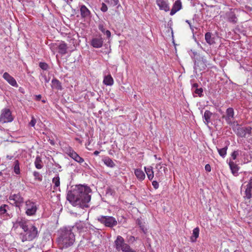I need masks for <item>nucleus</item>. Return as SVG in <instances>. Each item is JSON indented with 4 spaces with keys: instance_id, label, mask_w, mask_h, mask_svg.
I'll return each mask as SVG.
<instances>
[{
    "instance_id": "f257e3e1",
    "label": "nucleus",
    "mask_w": 252,
    "mask_h": 252,
    "mask_svg": "<svg viewBox=\"0 0 252 252\" xmlns=\"http://www.w3.org/2000/svg\"><path fill=\"white\" fill-rule=\"evenodd\" d=\"M92 191L90 188L87 186L79 185L69 190L67 194V200L74 206H78L85 209L90 207Z\"/></svg>"
},
{
    "instance_id": "f03ea898",
    "label": "nucleus",
    "mask_w": 252,
    "mask_h": 252,
    "mask_svg": "<svg viewBox=\"0 0 252 252\" xmlns=\"http://www.w3.org/2000/svg\"><path fill=\"white\" fill-rule=\"evenodd\" d=\"M75 240V235L71 226L63 227L58 231L57 242L60 249H65L71 247Z\"/></svg>"
},
{
    "instance_id": "7ed1b4c3",
    "label": "nucleus",
    "mask_w": 252,
    "mask_h": 252,
    "mask_svg": "<svg viewBox=\"0 0 252 252\" xmlns=\"http://www.w3.org/2000/svg\"><path fill=\"white\" fill-rule=\"evenodd\" d=\"M18 223L24 230V232L20 234L22 242L31 241L38 237V232L37 227L29 220L21 219Z\"/></svg>"
},
{
    "instance_id": "20e7f679",
    "label": "nucleus",
    "mask_w": 252,
    "mask_h": 252,
    "mask_svg": "<svg viewBox=\"0 0 252 252\" xmlns=\"http://www.w3.org/2000/svg\"><path fill=\"white\" fill-rule=\"evenodd\" d=\"M193 58H194V70L196 71L197 70L199 71H203L206 69L207 67V61L204 56L194 52Z\"/></svg>"
},
{
    "instance_id": "39448f33",
    "label": "nucleus",
    "mask_w": 252,
    "mask_h": 252,
    "mask_svg": "<svg viewBox=\"0 0 252 252\" xmlns=\"http://www.w3.org/2000/svg\"><path fill=\"white\" fill-rule=\"evenodd\" d=\"M114 247L116 250L123 252H136L130 248V246L126 243L124 238L121 236H118L114 241Z\"/></svg>"
},
{
    "instance_id": "423d86ee",
    "label": "nucleus",
    "mask_w": 252,
    "mask_h": 252,
    "mask_svg": "<svg viewBox=\"0 0 252 252\" xmlns=\"http://www.w3.org/2000/svg\"><path fill=\"white\" fill-rule=\"evenodd\" d=\"M96 220L105 227L110 228H112L118 224L117 220L112 216L101 215L97 217Z\"/></svg>"
},
{
    "instance_id": "0eeeda50",
    "label": "nucleus",
    "mask_w": 252,
    "mask_h": 252,
    "mask_svg": "<svg viewBox=\"0 0 252 252\" xmlns=\"http://www.w3.org/2000/svg\"><path fill=\"white\" fill-rule=\"evenodd\" d=\"M26 214L28 216H33L35 215L37 210V205L35 202L31 200H28L25 202Z\"/></svg>"
},
{
    "instance_id": "6e6552de",
    "label": "nucleus",
    "mask_w": 252,
    "mask_h": 252,
    "mask_svg": "<svg viewBox=\"0 0 252 252\" xmlns=\"http://www.w3.org/2000/svg\"><path fill=\"white\" fill-rule=\"evenodd\" d=\"M13 120L11 112L8 108H4L1 110L0 116V123H10Z\"/></svg>"
},
{
    "instance_id": "1a4fd4ad",
    "label": "nucleus",
    "mask_w": 252,
    "mask_h": 252,
    "mask_svg": "<svg viewBox=\"0 0 252 252\" xmlns=\"http://www.w3.org/2000/svg\"><path fill=\"white\" fill-rule=\"evenodd\" d=\"M9 200L12 201L11 204L14 205L16 207L20 208L24 203V198L21 196L20 193L16 194H11L9 196Z\"/></svg>"
},
{
    "instance_id": "9d476101",
    "label": "nucleus",
    "mask_w": 252,
    "mask_h": 252,
    "mask_svg": "<svg viewBox=\"0 0 252 252\" xmlns=\"http://www.w3.org/2000/svg\"><path fill=\"white\" fill-rule=\"evenodd\" d=\"M237 9H230V10L226 13V17L228 22L233 24H235L238 22L236 13L238 12Z\"/></svg>"
},
{
    "instance_id": "9b49d317",
    "label": "nucleus",
    "mask_w": 252,
    "mask_h": 252,
    "mask_svg": "<svg viewBox=\"0 0 252 252\" xmlns=\"http://www.w3.org/2000/svg\"><path fill=\"white\" fill-rule=\"evenodd\" d=\"M251 126H239L236 130V134L240 137H245L247 134H251Z\"/></svg>"
},
{
    "instance_id": "f8f14e48",
    "label": "nucleus",
    "mask_w": 252,
    "mask_h": 252,
    "mask_svg": "<svg viewBox=\"0 0 252 252\" xmlns=\"http://www.w3.org/2000/svg\"><path fill=\"white\" fill-rule=\"evenodd\" d=\"M79 7L81 18L84 19V21L90 19L91 17L90 10L83 4L79 5Z\"/></svg>"
},
{
    "instance_id": "ddd939ff",
    "label": "nucleus",
    "mask_w": 252,
    "mask_h": 252,
    "mask_svg": "<svg viewBox=\"0 0 252 252\" xmlns=\"http://www.w3.org/2000/svg\"><path fill=\"white\" fill-rule=\"evenodd\" d=\"M243 197L246 200H250L252 197V178H250L248 184L246 186Z\"/></svg>"
},
{
    "instance_id": "4468645a",
    "label": "nucleus",
    "mask_w": 252,
    "mask_h": 252,
    "mask_svg": "<svg viewBox=\"0 0 252 252\" xmlns=\"http://www.w3.org/2000/svg\"><path fill=\"white\" fill-rule=\"evenodd\" d=\"M234 112L232 108L229 107L226 109V115H223L222 118H224L227 124H232V121L234 118Z\"/></svg>"
},
{
    "instance_id": "2eb2a0df",
    "label": "nucleus",
    "mask_w": 252,
    "mask_h": 252,
    "mask_svg": "<svg viewBox=\"0 0 252 252\" xmlns=\"http://www.w3.org/2000/svg\"><path fill=\"white\" fill-rule=\"evenodd\" d=\"M55 48L58 49L59 54L64 55L67 53V46L66 43L64 41H61L58 43L54 44Z\"/></svg>"
},
{
    "instance_id": "dca6fc26",
    "label": "nucleus",
    "mask_w": 252,
    "mask_h": 252,
    "mask_svg": "<svg viewBox=\"0 0 252 252\" xmlns=\"http://www.w3.org/2000/svg\"><path fill=\"white\" fill-rule=\"evenodd\" d=\"M103 39L101 36L93 38L90 42V44L94 48H99L103 45Z\"/></svg>"
},
{
    "instance_id": "f3484780",
    "label": "nucleus",
    "mask_w": 252,
    "mask_h": 252,
    "mask_svg": "<svg viewBox=\"0 0 252 252\" xmlns=\"http://www.w3.org/2000/svg\"><path fill=\"white\" fill-rule=\"evenodd\" d=\"M3 78L12 86L17 88L18 85L16 80L8 73L5 72L3 74Z\"/></svg>"
},
{
    "instance_id": "a211bd4d",
    "label": "nucleus",
    "mask_w": 252,
    "mask_h": 252,
    "mask_svg": "<svg viewBox=\"0 0 252 252\" xmlns=\"http://www.w3.org/2000/svg\"><path fill=\"white\" fill-rule=\"evenodd\" d=\"M156 3L160 10H162L166 12L169 10V6L167 0H156Z\"/></svg>"
},
{
    "instance_id": "6ab92c4d",
    "label": "nucleus",
    "mask_w": 252,
    "mask_h": 252,
    "mask_svg": "<svg viewBox=\"0 0 252 252\" xmlns=\"http://www.w3.org/2000/svg\"><path fill=\"white\" fill-rule=\"evenodd\" d=\"M182 2L180 0H177L173 4V7L170 11V14L171 15H174L177 11L182 8Z\"/></svg>"
},
{
    "instance_id": "aec40b11",
    "label": "nucleus",
    "mask_w": 252,
    "mask_h": 252,
    "mask_svg": "<svg viewBox=\"0 0 252 252\" xmlns=\"http://www.w3.org/2000/svg\"><path fill=\"white\" fill-rule=\"evenodd\" d=\"M228 164L233 175L234 176H237L238 175V172L239 169V167L238 165H237L231 159L229 160Z\"/></svg>"
},
{
    "instance_id": "412c9836",
    "label": "nucleus",
    "mask_w": 252,
    "mask_h": 252,
    "mask_svg": "<svg viewBox=\"0 0 252 252\" xmlns=\"http://www.w3.org/2000/svg\"><path fill=\"white\" fill-rule=\"evenodd\" d=\"M98 29L104 34H105L107 38H110L111 36V32L109 30H106L104 28V23L103 22H100L99 23L98 25Z\"/></svg>"
},
{
    "instance_id": "4be33fe9",
    "label": "nucleus",
    "mask_w": 252,
    "mask_h": 252,
    "mask_svg": "<svg viewBox=\"0 0 252 252\" xmlns=\"http://www.w3.org/2000/svg\"><path fill=\"white\" fill-rule=\"evenodd\" d=\"M64 152L65 154H66L69 157L74 160L78 155L77 153L75 152L74 150L70 147L65 148Z\"/></svg>"
},
{
    "instance_id": "5701e85b",
    "label": "nucleus",
    "mask_w": 252,
    "mask_h": 252,
    "mask_svg": "<svg viewBox=\"0 0 252 252\" xmlns=\"http://www.w3.org/2000/svg\"><path fill=\"white\" fill-rule=\"evenodd\" d=\"M9 209V207L8 205L6 204L1 205L0 206V216L10 217V215L7 213V211Z\"/></svg>"
},
{
    "instance_id": "b1692460",
    "label": "nucleus",
    "mask_w": 252,
    "mask_h": 252,
    "mask_svg": "<svg viewBox=\"0 0 252 252\" xmlns=\"http://www.w3.org/2000/svg\"><path fill=\"white\" fill-rule=\"evenodd\" d=\"M136 223L139 226L140 229L144 234L147 233V228L145 222H143L140 219H137Z\"/></svg>"
},
{
    "instance_id": "393cba45",
    "label": "nucleus",
    "mask_w": 252,
    "mask_h": 252,
    "mask_svg": "<svg viewBox=\"0 0 252 252\" xmlns=\"http://www.w3.org/2000/svg\"><path fill=\"white\" fill-rule=\"evenodd\" d=\"M205 39L206 42L209 45H212L215 43L214 37L210 32H207L205 35Z\"/></svg>"
},
{
    "instance_id": "a878e982",
    "label": "nucleus",
    "mask_w": 252,
    "mask_h": 252,
    "mask_svg": "<svg viewBox=\"0 0 252 252\" xmlns=\"http://www.w3.org/2000/svg\"><path fill=\"white\" fill-rule=\"evenodd\" d=\"M52 87L53 89H56L58 90H62L63 88L62 86L61 83L59 80L56 78H54L52 80Z\"/></svg>"
},
{
    "instance_id": "bb28decb",
    "label": "nucleus",
    "mask_w": 252,
    "mask_h": 252,
    "mask_svg": "<svg viewBox=\"0 0 252 252\" xmlns=\"http://www.w3.org/2000/svg\"><path fill=\"white\" fill-rule=\"evenodd\" d=\"M102 161H103L104 163L109 167L113 168L116 165L114 161L109 157H105L102 159Z\"/></svg>"
},
{
    "instance_id": "cd10ccee",
    "label": "nucleus",
    "mask_w": 252,
    "mask_h": 252,
    "mask_svg": "<svg viewBox=\"0 0 252 252\" xmlns=\"http://www.w3.org/2000/svg\"><path fill=\"white\" fill-rule=\"evenodd\" d=\"M199 228L197 227L193 229L192 231V236L190 237V240L192 242H195L196 241L197 238L199 237Z\"/></svg>"
},
{
    "instance_id": "c85d7f7f",
    "label": "nucleus",
    "mask_w": 252,
    "mask_h": 252,
    "mask_svg": "<svg viewBox=\"0 0 252 252\" xmlns=\"http://www.w3.org/2000/svg\"><path fill=\"white\" fill-rule=\"evenodd\" d=\"M134 174L137 179L139 180L142 181L145 178V173L142 170L140 169H135L134 171Z\"/></svg>"
},
{
    "instance_id": "c756f323",
    "label": "nucleus",
    "mask_w": 252,
    "mask_h": 252,
    "mask_svg": "<svg viewBox=\"0 0 252 252\" xmlns=\"http://www.w3.org/2000/svg\"><path fill=\"white\" fill-rule=\"evenodd\" d=\"M85 226V223L83 221H80L79 222H76L75 223V225L73 226H72L71 227H72V229H74V228H76L77 230L79 232H82L84 231Z\"/></svg>"
},
{
    "instance_id": "7c9ffc66",
    "label": "nucleus",
    "mask_w": 252,
    "mask_h": 252,
    "mask_svg": "<svg viewBox=\"0 0 252 252\" xmlns=\"http://www.w3.org/2000/svg\"><path fill=\"white\" fill-rule=\"evenodd\" d=\"M103 83L107 86H112L114 83V80L111 75L104 77Z\"/></svg>"
},
{
    "instance_id": "2f4dec72",
    "label": "nucleus",
    "mask_w": 252,
    "mask_h": 252,
    "mask_svg": "<svg viewBox=\"0 0 252 252\" xmlns=\"http://www.w3.org/2000/svg\"><path fill=\"white\" fill-rule=\"evenodd\" d=\"M145 171L147 174L148 179L150 180H152L154 178V172L152 169V167H145Z\"/></svg>"
},
{
    "instance_id": "473e14b6",
    "label": "nucleus",
    "mask_w": 252,
    "mask_h": 252,
    "mask_svg": "<svg viewBox=\"0 0 252 252\" xmlns=\"http://www.w3.org/2000/svg\"><path fill=\"white\" fill-rule=\"evenodd\" d=\"M213 113L209 110H206L204 112L203 118L205 120V123L208 124L210 122V118L212 117Z\"/></svg>"
},
{
    "instance_id": "72a5a7b5",
    "label": "nucleus",
    "mask_w": 252,
    "mask_h": 252,
    "mask_svg": "<svg viewBox=\"0 0 252 252\" xmlns=\"http://www.w3.org/2000/svg\"><path fill=\"white\" fill-rule=\"evenodd\" d=\"M228 144H227L224 147L219 149L217 148L218 152L220 155V156H221L222 158H224L225 157L226 154H227V150L228 149Z\"/></svg>"
},
{
    "instance_id": "f704fd0d",
    "label": "nucleus",
    "mask_w": 252,
    "mask_h": 252,
    "mask_svg": "<svg viewBox=\"0 0 252 252\" xmlns=\"http://www.w3.org/2000/svg\"><path fill=\"white\" fill-rule=\"evenodd\" d=\"M13 170L16 175L20 174V163L18 160H15L14 162Z\"/></svg>"
},
{
    "instance_id": "c9c22d12",
    "label": "nucleus",
    "mask_w": 252,
    "mask_h": 252,
    "mask_svg": "<svg viewBox=\"0 0 252 252\" xmlns=\"http://www.w3.org/2000/svg\"><path fill=\"white\" fill-rule=\"evenodd\" d=\"M34 165L35 167L38 169H41L43 167L41 158L39 156H37L36 157L34 161Z\"/></svg>"
},
{
    "instance_id": "e433bc0d",
    "label": "nucleus",
    "mask_w": 252,
    "mask_h": 252,
    "mask_svg": "<svg viewBox=\"0 0 252 252\" xmlns=\"http://www.w3.org/2000/svg\"><path fill=\"white\" fill-rule=\"evenodd\" d=\"M52 182L55 185V187H58L60 185V177L59 175L53 178Z\"/></svg>"
},
{
    "instance_id": "4c0bfd02",
    "label": "nucleus",
    "mask_w": 252,
    "mask_h": 252,
    "mask_svg": "<svg viewBox=\"0 0 252 252\" xmlns=\"http://www.w3.org/2000/svg\"><path fill=\"white\" fill-rule=\"evenodd\" d=\"M104 1L111 6H115L119 3V0H104Z\"/></svg>"
},
{
    "instance_id": "58836bf2",
    "label": "nucleus",
    "mask_w": 252,
    "mask_h": 252,
    "mask_svg": "<svg viewBox=\"0 0 252 252\" xmlns=\"http://www.w3.org/2000/svg\"><path fill=\"white\" fill-rule=\"evenodd\" d=\"M241 153V151L236 150L233 152L231 154V158L232 160H235L237 157L239 155V154Z\"/></svg>"
},
{
    "instance_id": "ea45409f",
    "label": "nucleus",
    "mask_w": 252,
    "mask_h": 252,
    "mask_svg": "<svg viewBox=\"0 0 252 252\" xmlns=\"http://www.w3.org/2000/svg\"><path fill=\"white\" fill-rule=\"evenodd\" d=\"M33 174L35 180H37L39 181H42V177L39 172L37 171H34Z\"/></svg>"
},
{
    "instance_id": "a19ab883",
    "label": "nucleus",
    "mask_w": 252,
    "mask_h": 252,
    "mask_svg": "<svg viewBox=\"0 0 252 252\" xmlns=\"http://www.w3.org/2000/svg\"><path fill=\"white\" fill-rule=\"evenodd\" d=\"M194 93L197 94L199 97L203 96V89L202 88L196 89L193 91H192Z\"/></svg>"
},
{
    "instance_id": "79ce46f5",
    "label": "nucleus",
    "mask_w": 252,
    "mask_h": 252,
    "mask_svg": "<svg viewBox=\"0 0 252 252\" xmlns=\"http://www.w3.org/2000/svg\"><path fill=\"white\" fill-rule=\"evenodd\" d=\"M190 82L191 85V90L192 91H193L194 90L198 88V87L199 85L197 83L194 82V79L190 80Z\"/></svg>"
},
{
    "instance_id": "37998d69",
    "label": "nucleus",
    "mask_w": 252,
    "mask_h": 252,
    "mask_svg": "<svg viewBox=\"0 0 252 252\" xmlns=\"http://www.w3.org/2000/svg\"><path fill=\"white\" fill-rule=\"evenodd\" d=\"M39 67L44 70H46L48 68V65L46 63H40Z\"/></svg>"
},
{
    "instance_id": "c03bdc74",
    "label": "nucleus",
    "mask_w": 252,
    "mask_h": 252,
    "mask_svg": "<svg viewBox=\"0 0 252 252\" xmlns=\"http://www.w3.org/2000/svg\"><path fill=\"white\" fill-rule=\"evenodd\" d=\"M74 160L79 163H83L84 161V159L80 157L78 155H77Z\"/></svg>"
},
{
    "instance_id": "a18cd8bd",
    "label": "nucleus",
    "mask_w": 252,
    "mask_h": 252,
    "mask_svg": "<svg viewBox=\"0 0 252 252\" xmlns=\"http://www.w3.org/2000/svg\"><path fill=\"white\" fill-rule=\"evenodd\" d=\"M36 123V120L32 116V120H31V122L29 123V125L32 127H34Z\"/></svg>"
},
{
    "instance_id": "49530a36",
    "label": "nucleus",
    "mask_w": 252,
    "mask_h": 252,
    "mask_svg": "<svg viewBox=\"0 0 252 252\" xmlns=\"http://www.w3.org/2000/svg\"><path fill=\"white\" fill-rule=\"evenodd\" d=\"M100 10L101 11H102L103 12H105L107 11V10H108L107 6L104 3H102V6L100 8Z\"/></svg>"
},
{
    "instance_id": "de8ad7c7",
    "label": "nucleus",
    "mask_w": 252,
    "mask_h": 252,
    "mask_svg": "<svg viewBox=\"0 0 252 252\" xmlns=\"http://www.w3.org/2000/svg\"><path fill=\"white\" fill-rule=\"evenodd\" d=\"M152 185L153 186L154 188L155 189H157L158 188L159 184H158V182H157L156 181H154L152 182Z\"/></svg>"
},
{
    "instance_id": "09e8293b",
    "label": "nucleus",
    "mask_w": 252,
    "mask_h": 252,
    "mask_svg": "<svg viewBox=\"0 0 252 252\" xmlns=\"http://www.w3.org/2000/svg\"><path fill=\"white\" fill-rule=\"evenodd\" d=\"M205 169L206 171L210 172L211 170V166L209 164H207L205 166Z\"/></svg>"
},
{
    "instance_id": "8fccbe9b",
    "label": "nucleus",
    "mask_w": 252,
    "mask_h": 252,
    "mask_svg": "<svg viewBox=\"0 0 252 252\" xmlns=\"http://www.w3.org/2000/svg\"><path fill=\"white\" fill-rule=\"evenodd\" d=\"M186 22L189 25V26L190 27V29H191V30L192 31V32H193L194 30H193V26L191 25V23H190L189 21L188 20H187L186 21Z\"/></svg>"
},
{
    "instance_id": "3c124183",
    "label": "nucleus",
    "mask_w": 252,
    "mask_h": 252,
    "mask_svg": "<svg viewBox=\"0 0 252 252\" xmlns=\"http://www.w3.org/2000/svg\"><path fill=\"white\" fill-rule=\"evenodd\" d=\"M41 94H38L35 95V100L37 101H39L40 99L41 98Z\"/></svg>"
},
{
    "instance_id": "603ef678",
    "label": "nucleus",
    "mask_w": 252,
    "mask_h": 252,
    "mask_svg": "<svg viewBox=\"0 0 252 252\" xmlns=\"http://www.w3.org/2000/svg\"><path fill=\"white\" fill-rule=\"evenodd\" d=\"M129 240L130 241L133 242V241H135V237H134V236H131L130 237V238H129Z\"/></svg>"
},
{
    "instance_id": "864d4df0",
    "label": "nucleus",
    "mask_w": 252,
    "mask_h": 252,
    "mask_svg": "<svg viewBox=\"0 0 252 252\" xmlns=\"http://www.w3.org/2000/svg\"><path fill=\"white\" fill-rule=\"evenodd\" d=\"M54 165L56 167H57L59 169H61V168H62L61 166L58 163L55 162Z\"/></svg>"
},
{
    "instance_id": "5fc2aeb1",
    "label": "nucleus",
    "mask_w": 252,
    "mask_h": 252,
    "mask_svg": "<svg viewBox=\"0 0 252 252\" xmlns=\"http://www.w3.org/2000/svg\"><path fill=\"white\" fill-rule=\"evenodd\" d=\"M13 158V156L7 155L6 158L8 160H10Z\"/></svg>"
},
{
    "instance_id": "6e6d98bb",
    "label": "nucleus",
    "mask_w": 252,
    "mask_h": 252,
    "mask_svg": "<svg viewBox=\"0 0 252 252\" xmlns=\"http://www.w3.org/2000/svg\"><path fill=\"white\" fill-rule=\"evenodd\" d=\"M99 154V152L98 151H95L94 153V154L95 156H97Z\"/></svg>"
},
{
    "instance_id": "4d7b16f0",
    "label": "nucleus",
    "mask_w": 252,
    "mask_h": 252,
    "mask_svg": "<svg viewBox=\"0 0 252 252\" xmlns=\"http://www.w3.org/2000/svg\"><path fill=\"white\" fill-rule=\"evenodd\" d=\"M45 81L46 83H48L49 82V80L47 79L46 77H45Z\"/></svg>"
},
{
    "instance_id": "13d9d810",
    "label": "nucleus",
    "mask_w": 252,
    "mask_h": 252,
    "mask_svg": "<svg viewBox=\"0 0 252 252\" xmlns=\"http://www.w3.org/2000/svg\"><path fill=\"white\" fill-rule=\"evenodd\" d=\"M83 166H88V164H87V163H84V165Z\"/></svg>"
},
{
    "instance_id": "bf43d9fd",
    "label": "nucleus",
    "mask_w": 252,
    "mask_h": 252,
    "mask_svg": "<svg viewBox=\"0 0 252 252\" xmlns=\"http://www.w3.org/2000/svg\"><path fill=\"white\" fill-rule=\"evenodd\" d=\"M42 101L43 102V103H45V100H42Z\"/></svg>"
},
{
    "instance_id": "052dcab7",
    "label": "nucleus",
    "mask_w": 252,
    "mask_h": 252,
    "mask_svg": "<svg viewBox=\"0 0 252 252\" xmlns=\"http://www.w3.org/2000/svg\"><path fill=\"white\" fill-rule=\"evenodd\" d=\"M1 174V172H0V175Z\"/></svg>"
}]
</instances>
